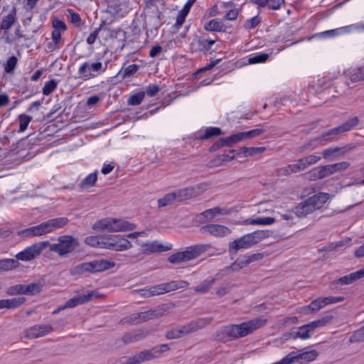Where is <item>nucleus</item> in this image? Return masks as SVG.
Masks as SVG:
<instances>
[{
  "instance_id": "1",
  "label": "nucleus",
  "mask_w": 364,
  "mask_h": 364,
  "mask_svg": "<svg viewBox=\"0 0 364 364\" xmlns=\"http://www.w3.org/2000/svg\"><path fill=\"white\" fill-rule=\"evenodd\" d=\"M85 243L90 246L122 252L130 249L132 243L125 237L116 235L89 236L85 239Z\"/></svg>"
},
{
  "instance_id": "2",
  "label": "nucleus",
  "mask_w": 364,
  "mask_h": 364,
  "mask_svg": "<svg viewBox=\"0 0 364 364\" xmlns=\"http://www.w3.org/2000/svg\"><path fill=\"white\" fill-rule=\"evenodd\" d=\"M358 122L359 120L357 117L351 118L341 125L333 128L323 133V134L310 140L307 144L301 148V151L307 149L313 150L320 146L326 144L328 142L333 140L338 134L352 129L353 127L358 125Z\"/></svg>"
},
{
  "instance_id": "3",
  "label": "nucleus",
  "mask_w": 364,
  "mask_h": 364,
  "mask_svg": "<svg viewBox=\"0 0 364 364\" xmlns=\"http://www.w3.org/2000/svg\"><path fill=\"white\" fill-rule=\"evenodd\" d=\"M68 223V219L65 217L53 218L43 222L38 225L26 228L18 232L22 237H31L42 236L53 232L65 226Z\"/></svg>"
},
{
  "instance_id": "4",
  "label": "nucleus",
  "mask_w": 364,
  "mask_h": 364,
  "mask_svg": "<svg viewBox=\"0 0 364 364\" xmlns=\"http://www.w3.org/2000/svg\"><path fill=\"white\" fill-rule=\"evenodd\" d=\"M97 231L125 232L136 228V225L125 220L106 218L97 220L92 226Z\"/></svg>"
},
{
  "instance_id": "5",
  "label": "nucleus",
  "mask_w": 364,
  "mask_h": 364,
  "mask_svg": "<svg viewBox=\"0 0 364 364\" xmlns=\"http://www.w3.org/2000/svg\"><path fill=\"white\" fill-rule=\"evenodd\" d=\"M269 236L268 230H257L246 234L230 243V249L237 251L240 249H248Z\"/></svg>"
},
{
  "instance_id": "6",
  "label": "nucleus",
  "mask_w": 364,
  "mask_h": 364,
  "mask_svg": "<svg viewBox=\"0 0 364 364\" xmlns=\"http://www.w3.org/2000/svg\"><path fill=\"white\" fill-rule=\"evenodd\" d=\"M264 323V321L262 319H255L247 322L242 323L238 325H230L225 327L226 334L232 338H239L247 336L253 331L259 328Z\"/></svg>"
},
{
  "instance_id": "7",
  "label": "nucleus",
  "mask_w": 364,
  "mask_h": 364,
  "mask_svg": "<svg viewBox=\"0 0 364 364\" xmlns=\"http://www.w3.org/2000/svg\"><path fill=\"white\" fill-rule=\"evenodd\" d=\"M107 69V65L100 61H86L79 65L77 70L78 78L89 80L102 74Z\"/></svg>"
},
{
  "instance_id": "8",
  "label": "nucleus",
  "mask_w": 364,
  "mask_h": 364,
  "mask_svg": "<svg viewBox=\"0 0 364 364\" xmlns=\"http://www.w3.org/2000/svg\"><path fill=\"white\" fill-rule=\"evenodd\" d=\"M188 282L183 280L171 281L167 283H163L149 289L142 290V295L149 297L154 295H159L170 292L179 289H186L188 287Z\"/></svg>"
},
{
  "instance_id": "9",
  "label": "nucleus",
  "mask_w": 364,
  "mask_h": 364,
  "mask_svg": "<svg viewBox=\"0 0 364 364\" xmlns=\"http://www.w3.org/2000/svg\"><path fill=\"white\" fill-rule=\"evenodd\" d=\"M77 240L70 235H63L58 238V242L49 245L52 252L58 253L60 256H65L72 252L78 247Z\"/></svg>"
},
{
  "instance_id": "10",
  "label": "nucleus",
  "mask_w": 364,
  "mask_h": 364,
  "mask_svg": "<svg viewBox=\"0 0 364 364\" xmlns=\"http://www.w3.org/2000/svg\"><path fill=\"white\" fill-rule=\"evenodd\" d=\"M205 249L201 245H195L187 247L184 251L178 252L169 256L168 262L172 264L186 262L198 258Z\"/></svg>"
},
{
  "instance_id": "11",
  "label": "nucleus",
  "mask_w": 364,
  "mask_h": 364,
  "mask_svg": "<svg viewBox=\"0 0 364 364\" xmlns=\"http://www.w3.org/2000/svg\"><path fill=\"white\" fill-rule=\"evenodd\" d=\"M50 245L48 241L35 243L16 255V260L28 262L38 257Z\"/></svg>"
},
{
  "instance_id": "12",
  "label": "nucleus",
  "mask_w": 364,
  "mask_h": 364,
  "mask_svg": "<svg viewBox=\"0 0 364 364\" xmlns=\"http://www.w3.org/2000/svg\"><path fill=\"white\" fill-rule=\"evenodd\" d=\"M205 324L204 320L192 321L187 325L179 326L168 331L166 337L169 339L178 338L202 328Z\"/></svg>"
},
{
  "instance_id": "13",
  "label": "nucleus",
  "mask_w": 364,
  "mask_h": 364,
  "mask_svg": "<svg viewBox=\"0 0 364 364\" xmlns=\"http://www.w3.org/2000/svg\"><path fill=\"white\" fill-rule=\"evenodd\" d=\"M363 31H364V24L363 23H358L340 27L336 29L326 31L321 33L319 35L326 38H331L337 36Z\"/></svg>"
},
{
  "instance_id": "14",
  "label": "nucleus",
  "mask_w": 364,
  "mask_h": 364,
  "mask_svg": "<svg viewBox=\"0 0 364 364\" xmlns=\"http://www.w3.org/2000/svg\"><path fill=\"white\" fill-rule=\"evenodd\" d=\"M171 248L172 244L169 242L163 244L158 240L147 241L141 245V251L145 255L167 252Z\"/></svg>"
},
{
  "instance_id": "15",
  "label": "nucleus",
  "mask_w": 364,
  "mask_h": 364,
  "mask_svg": "<svg viewBox=\"0 0 364 364\" xmlns=\"http://www.w3.org/2000/svg\"><path fill=\"white\" fill-rule=\"evenodd\" d=\"M262 132L263 130L262 129H255L247 132H238L223 139V143L226 146H231L232 144L239 141L257 136Z\"/></svg>"
},
{
  "instance_id": "16",
  "label": "nucleus",
  "mask_w": 364,
  "mask_h": 364,
  "mask_svg": "<svg viewBox=\"0 0 364 364\" xmlns=\"http://www.w3.org/2000/svg\"><path fill=\"white\" fill-rule=\"evenodd\" d=\"M206 184H200L196 186L186 187L175 191L178 201L197 196L207 189Z\"/></svg>"
},
{
  "instance_id": "17",
  "label": "nucleus",
  "mask_w": 364,
  "mask_h": 364,
  "mask_svg": "<svg viewBox=\"0 0 364 364\" xmlns=\"http://www.w3.org/2000/svg\"><path fill=\"white\" fill-rule=\"evenodd\" d=\"M201 231L203 233L208 234L215 237H225L231 233V230L229 228L219 224H208L203 226Z\"/></svg>"
},
{
  "instance_id": "18",
  "label": "nucleus",
  "mask_w": 364,
  "mask_h": 364,
  "mask_svg": "<svg viewBox=\"0 0 364 364\" xmlns=\"http://www.w3.org/2000/svg\"><path fill=\"white\" fill-rule=\"evenodd\" d=\"M52 330L50 325H36L26 331V336L28 338H36L48 334Z\"/></svg>"
},
{
  "instance_id": "19",
  "label": "nucleus",
  "mask_w": 364,
  "mask_h": 364,
  "mask_svg": "<svg viewBox=\"0 0 364 364\" xmlns=\"http://www.w3.org/2000/svg\"><path fill=\"white\" fill-rule=\"evenodd\" d=\"M313 332H314V331L311 328L310 323H309L304 325L302 326H300L297 328L292 329L289 332V337L294 340H296L297 338H300L301 340H306L311 337V334Z\"/></svg>"
},
{
  "instance_id": "20",
  "label": "nucleus",
  "mask_w": 364,
  "mask_h": 364,
  "mask_svg": "<svg viewBox=\"0 0 364 364\" xmlns=\"http://www.w3.org/2000/svg\"><path fill=\"white\" fill-rule=\"evenodd\" d=\"M90 272L96 273L112 268L115 266V263L107 259H97L87 262Z\"/></svg>"
},
{
  "instance_id": "21",
  "label": "nucleus",
  "mask_w": 364,
  "mask_h": 364,
  "mask_svg": "<svg viewBox=\"0 0 364 364\" xmlns=\"http://www.w3.org/2000/svg\"><path fill=\"white\" fill-rule=\"evenodd\" d=\"M264 257L263 253H255L251 255H245L243 257L237 259L233 264L232 269H237V268H243L248 264L258 261Z\"/></svg>"
},
{
  "instance_id": "22",
  "label": "nucleus",
  "mask_w": 364,
  "mask_h": 364,
  "mask_svg": "<svg viewBox=\"0 0 364 364\" xmlns=\"http://www.w3.org/2000/svg\"><path fill=\"white\" fill-rule=\"evenodd\" d=\"M323 302L321 298L316 299L312 301L309 305L300 307L298 311L306 315L316 313L324 307Z\"/></svg>"
},
{
  "instance_id": "23",
  "label": "nucleus",
  "mask_w": 364,
  "mask_h": 364,
  "mask_svg": "<svg viewBox=\"0 0 364 364\" xmlns=\"http://www.w3.org/2000/svg\"><path fill=\"white\" fill-rule=\"evenodd\" d=\"M307 199L310 204L312 205L313 208L316 210L321 208L323 206V205L329 199V195L325 193H319L311 197H309Z\"/></svg>"
},
{
  "instance_id": "24",
  "label": "nucleus",
  "mask_w": 364,
  "mask_h": 364,
  "mask_svg": "<svg viewBox=\"0 0 364 364\" xmlns=\"http://www.w3.org/2000/svg\"><path fill=\"white\" fill-rule=\"evenodd\" d=\"M314 211H315V210L313 208L308 199L300 203L294 209V213L298 217L306 216L307 215L312 213Z\"/></svg>"
},
{
  "instance_id": "25",
  "label": "nucleus",
  "mask_w": 364,
  "mask_h": 364,
  "mask_svg": "<svg viewBox=\"0 0 364 364\" xmlns=\"http://www.w3.org/2000/svg\"><path fill=\"white\" fill-rule=\"evenodd\" d=\"M347 151L345 147H330L323 151V157L327 160H333Z\"/></svg>"
},
{
  "instance_id": "26",
  "label": "nucleus",
  "mask_w": 364,
  "mask_h": 364,
  "mask_svg": "<svg viewBox=\"0 0 364 364\" xmlns=\"http://www.w3.org/2000/svg\"><path fill=\"white\" fill-rule=\"evenodd\" d=\"M156 355L155 354L149 350H145L139 353L138 354L134 355L132 357H130L128 360L129 364H139L145 360H149Z\"/></svg>"
},
{
  "instance_id": "27",
  "label": "nucleus",
  "mask_w": 364,
  "mask_h": 364,
  "mask_svg": "<svg viewBox=\"0 0 364 364\" xmlns=\"http://www.w3.org/2000/svg\"><path fill=\"white\" fill-rule=\"evenodd\" d=\"M231 210L226 208L215 207L205 210L202 214L208 220H213L215 216L219 215H229Z\"/></svg>"
},
{
  "instance_id": "28",
  "label": "nucleus",
  "mask_w": 364,
  "mask_h": 364,
  "mask_svg": "<svg viewBox=\"0 0 364 364\" xmlns=\"http://www.w3.org/2000/svg\"><path fill=\"white\" fill-rule=\"evenodd\" d=\"M364 277V268L353 272L348 275L343 276L337 280L336 284H350L354 281Z\"/></svg>"
},
{
  "instance_id": "29",
  "label": "nucleus",
  "mask_w": 364,
  "mask_h": 364,
  "mask_svg": "<svg viewBox=\"0 0 364 364\" xmlns=\"http://www.w3.org/2000/svg\"><path fill=\"white\" fill-rule=\"evenodd\" d=\"M276 221L274 218L272 217H259L254 219H247L242 223V225H269Z\"/></svg>"
},
{
  "instance_id": "30",
  "label": "nucleus",
  "mask_w": 364,
  "mask_h": 364,
  "mask_svg": "<svg viewBox=\"0 0 364 364\" xmlns=\"http://www.w3.org/2000/svg\"><path fill=\"white\" fill-rule=\"evenodd\" d=\"M283 49H284V47L278 48L277 50V51L274 53V55L279 53ZM272 54H273L272 52H271L270 53H256L249 58L248 63L249 64H255V63H264L268 59L269 55H272Z\"/></svg>"
},
{
  "instance_id": "31",
  "label": "nucleus",
  "mask_w": 364,
  "mask_h": 364,
  "mask_svg": "<svg viewBox=\"0 0 364 364\" xmlns=\"http://www.w3.org/2000/svg\"><path fill=\"white\" fill-rule=\"evenodd\" d=\"M203 28L205 31L210 32H221L225 31L224 23L215 18L206 22Z\"/></svg>"
},
{
  "instance_id": "32",
  "label": "nucleus",
  "mask_w": 364,
  "mask_h": 364,
  "mask_svg": "<svg viewBox=\"0 0 364 364\" xmlns=\"http://www.w3.org/2000/svg\"><path fill=\"white\" fill-rule=\"evenodd\" d=\"M222 134L221 129L218 127H208L203 133H198L196 136V139L205 140L213 136H217Z\"/></svg>"
},
{
  "instance_id": "33",
  "label": "nucleus",
  "mask_w": 364,
  "mask_h": 364,
  "mask_svg": "<svg viewBox=\"0 0 364 364\" xmlns=\"http://www.w3.org/2000/svg\"><path fill=\"white\" fill-rule=\"evenodd\" d=\"M215 41V39L201 37L193 41V44L197 45L198 48L200 50H208L212 48Z\"/></svg>"
},
{
  "instance_id": "34",
  "label": "nucleus",
  "mask_w": 364,
  "mask_h": 364,
  "mask_svg": "<svg viewBox=\"0 0 364 364\" xmlns=\"http://www.w3.org/2000/svg\"><path fill=\"white\" fill-rule=\"evenodd\" d=\"M176 201L178 200L177 199L176 194L174 191L172 193H167L164 197L158 199L157 203L159 208H163L168 205H171L176 203Z\"/></svg>"
},
{
  "instance_id": "35",
  "label": "nucleus",
  "mask_w": 364,
  "mask_h": 364,
  "mask_svg": "<svg viewBox=\"0 0 364 364\" xmlns=\"http://www.w3.org/2000/svg\"><path fill=\"white\" fill-rule=\"evenodd\" d=\"M265 147H242L239 150L237 155L245 157L259 154L265 151Z\"/></svg>"
},
{
  "instance_id": "36",
  "label": "nucleus",
  "mask_w": 364,
  "mask_h": 364,
  "mask_svg": "<svg viewBox=\"0 0 364 364\" xmlns=\"http://www.w3.org/2000/svg\"><path fill=\"white\" fill-rule=\"evenodd\" d=\"M321 159V156L318 155L311 154L299 159V161L300 163V166L302 170L304 171L309 166L316 164Z\"/></svg>"
},
{
  "instance_id": "37",
  "label": "nucleus",
  "mask_w": 364,
  "mask_h": 364,
  "mask_svg": "<svg viewBox=\"0 0 364 364\" xmlns=\"http://www.w3.org/2000/svg\"><path fill=\"white\" fill-rule=\"evenodd\" d=\"M19 267V262L14 259L0 260V272L12 270Z\"/></svg>"
},
{
  "instance_id": "38",
  "label": "nucleus",
  "mask_w": 364,
  "mask_h": 364,
  "mask_svg": "<svg viewBox=\"0 0 364 364\" xmlns=\"http://www.w3.org/2000/svg\"><path fill=\"white\" fill-rule=\"evenodd\" d=\"M97 174L98 171H96L93 173H91L88 174L81 182H80V187L82 188H89L90 187H92L97 179Z\"/></svg>"
},
{
  "instance_id": "39",
  "label": "nucleus",
  "mask_w": 364,
  "mask_h": 364,
  "mask_svg": "<svg viewBox=\"0 0 364 364\" xmlns=\"http://www.w3.org/2000/svg\"><path fill=\"white\" fill-rule=\"evenodd\" d=\"M16 21V11L15 10L10 12L8 15L4 16L1 23V28L2 30H9L14 23Z\"/></svg>"
},
{
  "instance_id": "40",
  "label": "nucleus",
  "mask_w": 364,
  "mask_h": 364,
  "mask_svg": "<svg viewBox=\"0 0 364 364\" xmlns=\"http://www.w3.org/2000/svg\"><path fill=\"white\" fill-rule=\"evenodd\" d=\"M86 299L84 294L77 295L70 299H69L64 306H63L62 309L66 308H73L77 306V305L82 304L86 303Z\"/></svg>"
},
{
  "instance_id": "41",
  "label": "nucleus",
  "mask_w": 364,
  "mask_h": 364,
  "mask_svg": "<svg viewBox=\"0 0 364 364\" xmlns=\"http://www.w3.org/2000/svg\"><path fill=\"white\" fill-rule=\"evenodd\" d=\"M303 171L299 160L295 163L292 164H289V166L282 168L279 170V173L282 175H289L294 173H297L299 171Z\"/></svg>"
},
{
  "instance_id": "42",
  "label": "nucleus",
  "mask_w": 364,
  "mask_h": 364,
  "mask_svg": "<svg viewBox=\"0 0 364 364\" xmlns=\"http://www.w3.org/2000/svg\"><path fill=\"white\" fill-rule=\"evenodd\" d=\"M61 31L53 30L52 32V43L48 44V48L50 50H53L59 46V44L62 40Z\"/></svg>"
},
{
  "instance_id": "43",
  "label": "nucleus",
  "mask_w": 364,
  "mask_h": 364,
  "mask_svg": "<svg viewBox=\"0 0 364 364\" xmlns=\"http://www.w3.org/2000/svg\"><path fill=\"white\" fill-rule=\"evenodd\" d=\"M333 319L332 315H328L323 317H321L317 320L313 321L310 322V325L311 326V328L314 331V330L317 328H321L324 326H326L327 323H328L331 320Z\"/></svg>"
},
{
  "instance_id": "44",
  "label": "nucleus",
  "mask_w": 364,
  "mask_h": 364,
  "mask_svg": "<svg viewBox=\"0 0 364 364\" xmlns=\"http://www.w3.org/2000/svg\"><path fill=\"white\" fill-rule=\"evenodd\" d=\"M19 119V129L18 130V133H23L26 130L29 123L32 120V117L31 116L21 114L18 116Z\"/></svg>"
},
{
  "instance_id": "45",
  "label": "nucleus",
  "mask_w": 364,
  "mask_h": 364,
  "mask_svg": "<svg viewBox=\"0 0 364 364\" xmlns=\"http://www.w3.org/2000/svg\"><path fill=\"white\" fill-rule=\"evenodd\" d=\"M42 286L39 283H31L28 285L24 284V294L33 295L41 291Z\"/></svg>"
},
{
  "instance_id": "46",
  "label": "nucleus",
  "mask_w": 364,
  "mask_h": 364,
  "mask_svg": "<svg viewBox=\"0 0 364 364\" xmlns=\"http://www.w3.org/2000/svg\"><path fill=\"white\" fill-rule=\"evenodd\" d=\"M215 283V279L204 280L200 285L195 288V291L201 293L207 292Z\"/></svg>"
},
{
  "instance_id": "47",
  "label": "nucleus",
  "mask_w": 364,
  "mask_h": 364,
  "mask_svg": "<svg viewBox=\"0 0 364 364\" xmlns=\"http://www.w3.org/2000/svg\"><path fill=\"white\" fill-rule=\"evenodd\" d=\"M85 272H90L89 266L87 262H84L76 265L73 268L71 269L70 273L72 275H80Z\"/></svg>"
},
{
  "instance_id": "48",
  "label": "nucleus",
  "mask_w": 364,
  "mask_h": 364,
  "mask_svg": "<svg viewBox=\"0 0 364 364\" xmlns=\"http://www.w3.org/2000/svg\"><path fill=\"white\" fill-rule=\"evenodd\" d=\"M5 300V307L6 309H14L21 305L24 301V298H12Z\"/></svg>"
},
{
  "instance_id": "49",
  "label": "nucleus",
  "mask_w": 364,
  "mask_h": 364,
  "mask_svg": "<svg viewBox=\"0 0 364 364\" xmlns=\"http://www.w3.org/2000/svg\"><path fill=\"white\" fill-rule=\"evenodd\" d=\"M58 85V82L55 80H50L46 82L42 89L43 95L48 96L53 92Z\"/></svg>"
},
{
  "instance_id": "50",
  "label": "nucleus",
  "mask_w": 364,
  "mask_h": 364,
  "mask_svg": "<svg viewBox=\"0 0 364 364\" xmlns=\"http://www.w3.org/2000/svg\"><path fill=\"white\" fill-rule=\"evenodd\" d=\"M17 61V58L14 55H12L10 58H9V59L6 60L4 66L5 73H12L16 66Z\"/></svg>"
},
{
  "instance_id": "51",
  "label": "nucleus",
  "mask_w": 364,
  "mask_h": 364,
  "mask_svg": "<svg viewBox=\"0 0 364 364\" xmlns=\"http://www.w3.org/2000/svg\"><path fill=\"white\" fill-rule=\"evenodd\" d=\"M24 284H16L9 287L6 289L7 294L10 296L24 294Z\"/></svg>"
},
{
  "instance_id": "52",
  "label": "nucleus",
  "mask_w": 364,
  "mask_h": 364,
  "mask_svg": "<svg viewBox=\"0 0 364 364\" xmlns=\"http://www.w3.org/2000/svg\"><path fill=\"white\" fill-rule=\"evenodd\" d=\"M145 95V92H140L132 95L129 100L128 103L130 105H139L142 102Z\"/></svg>"
},
{
  "instance_id": "53",
  "label": "nucleus",
  "mask_w": 364,
  "mask_h": 364,
  "mask_svg": "<svg viewBox=\"0 0 364 364\" xmlns=\"http://www.w3.org/2000/svg\"><path fill=\"white\" fill-rule=\"evenodd\" d=\"M325 166L312 170L311 175L314 179H321L328 176L327 171L324 170Z\"/></svg>"
},
{
  "instance_id": "54",
  "label": "nucleus",
  "mask_w": 364,
  "mask_h": 364,
  "mask_svg": "<svg viewBox=\"0 0 364 364\" xmlns=\"http://www.w3.org/2000/svg\"><path fill=\"white\" fill-rule=\"evenodd\" d=\"M350 341L351 343L364 341V326L355 331V333L351 336Z\"/></svg>"
},
{
  "instance_id": "55",
  "label": "nucleus",
  "mask_w": 364,
  "mask_h": 364,
  "mask_svg": "<svg viewBox=\"0 0 364 364\" xmlns=\"http://www.w3.org/2000/svg\"><path fill=\"white\" fill-rule=\"evenodd\" d=\"M53 30L65 32L67 30L66 24L58 18H54L52 21Z\"/></svg>"
},
{
  "instance_id": "56",
  "label": "nucleus",
  "mask_w": 364,
  "mask_h": 364,
  "mask_svg": "<svg viewBox=\"0 0 364 364\" xmlns=\"http://www.w3.org/2000/svg\"><path fill=\"white\" fill-rule=\"evenodd\" d=\"M323 306L324 307L329 304H336L338 302H341L343 300V296H326V297H322Z\"/></svg>"
},
{
  "instance_id": "57",
  "label": "nucleus",
  "mask_w": 364,
  "mask_h": 364,
  "mask_svg": "<svg viewBox=\"0 0 364 364\" xmlns=\"http://www.w3.org/2000/svg\"><path fill=\"white\" fill-rule=\"evenodd\" d=\"M239 14V11L237 9H232L229 10L223 16V18L226 21H235Z\"/></svg>"
},
{
  "instance_id": "58",
  "label": "nucleus",
  "mask_w": 364,
  "mask_h": 364,
  "mask_svg": "<svg viewBox=\"0 0 364 364\" xmlns=\"http://www.w3.org/2000/svg\"><path fill=\"white\" fill-rule=\"evenodd\" d=\"M189 11L183 8L181 11H179L178 16L176 17V25L178 26H181L185 21L186 17L188 14Z\"/></svg>"
},
{
  "instance_id": "59",
  "label": "nucleus",
  "mask_w": 364,
  "mask_h": 364,
  "mask_svg": "<svg viewBox=\"0 0 364 364\" xmlns=\"http://www.w3.org/2000/svg\"><path fill=\"white\" fill-rule=\"evenodd\" d=\"M259 22H260L259 17L254 16L247 21V22L245 23V26L248 29H252V28H255L259 24Z\"/></svg>"
},
{
  "instance_id": "60",
  "label": "nucleus",
  "mask_w": 364,
  "mask_h": 364,
  "mask_svg": "<svg viewBox=\"0 0 364 364\" xmlns=\"http://www.w3.org/2000/svg\"><path fill=\"white\" fill-rule=\"evenodd\" d=\"M138 70V66L135 64H132L125 68L124 70L123 76L124 77L131 76L134 74Z\"/></svg>"
},
{
  "instance_id": "61",
  "label": "nucleus",
  "mask_w": 364,
  "mask_h": 364,
  "mask_svg": "<svg viewBox=\"0 0 364 364\" xmlns=\"http://www.w3.org/2000/svg\"><path fill=\"white\" fill-rule=\"evenodd\" d=\"M159 91V87L156 85H149L146 87L145 92L149 97L155 96Z\"/></svg>"
},
{
  "instance_id": "62",
  "label": "nucleus",
  "mask_w": 364,
  "mask_h": 364,
  "mask_svg": "<svg viewBox=\"0 0 364 364\" xmlns=\"http://www.w3.org/2000/svg\"><path fill=\"white\" fill-rule=\"evenodd\" d=\"M124 343H131L139 339V334L136 332H132L126 334L124 338Z\"/></svg>"
},
{
  "instance_id": "63",
  "label": "nucleus",
  "mask_w": 364,
  "mask_h": 364,
  "mask_svg": "<svg viewBox=\"0 0 364 364\" xmlns=\"http://www.w3.org/2000/svg\"><path fill=\"white\" fill-rule=\"evenodd\" d=\"M284 3V0H269V9L277 10Z\"/></svg>"
},
{
  "instance_id": "64",
  "label": "nucleus",
  "mask_w": 364,
  "mask_h": 364,
  "mask_svg": "<svg viewBox=\"0 0 364 364\" xmlns=\"http://www.w3.org/2000/svg\"><path fill=\"white\" fill-rule=\"evenodd\" d=\"M355 73L352 77V80H364V68H359L355 70Z\"/></svg>"
}]
</instances>
